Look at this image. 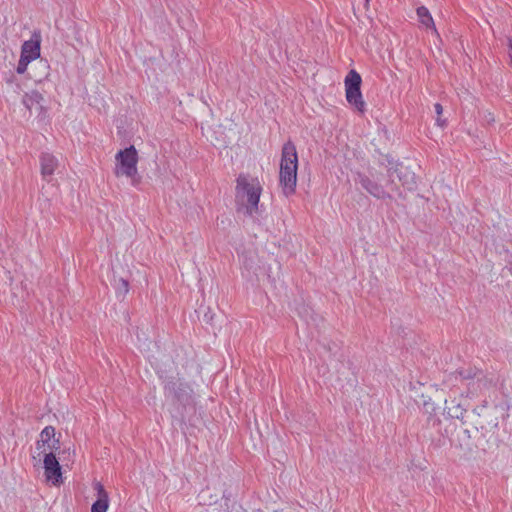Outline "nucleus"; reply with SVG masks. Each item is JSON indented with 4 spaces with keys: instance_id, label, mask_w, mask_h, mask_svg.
Instances as JSON below:
<instances>
[{
    "instance_id": "f03ea898",
    "label": "nucleus",
    "mask_w": 512,
    "mask_h": 512,
    "mask_svg": "<svg viewBox=\"0 0 512 512\" xmlns=\"http://www.w3.org/2000/svg\"><path fill=\"white\" fill-rule=\"evenodd\" d=\"M298 156L295 145L288 141L282 148L279 181L283 194L289 197L295 193L297 184Z\"/></svg>"
},
{
    "instance_id": "6ab92c4d",
    "label": "nucleus",
    "mask_w": 512,
    "mask_h": 512,
    "mask_svg": "<svg viewBox=\"0 0 512 512\" xmlns=\"http://www.w3.org/2000/svg\"><path fill=\"white\" fill-rule=\"evenodd\" d=\"M29 63H31V62H30V61H28V60H26V59H24V58H22V57H20L19 62H18V65H17V69H16V70H17V73H18V74H23V73H25V72H26V70H27V67H28Z\"/></svg>"
},
{
    "instance_id": "0eeeda50",
    "label": "nucleus",
    "mask_w": 512,
    "mask_h": 512,
    "mask_svg": "<svg viewBox=\"0 0 512 512\" xmlns=\"http://www.w3.org/2000/svg\"><path fill=\"white\" fill-rule=\"evenodd\" d=\"M357 182L361 185L363 189H365L368 193H370L372 196L378 199L390 197L382 185L374 182L364 174H358Z\"/></svg>"
},
{
    "instance_id": "6e6552de",
    "label": "nucleus",
    "mask_w": 512,
    "mask_h": 512,
    "mask_svg": "<svg viewBox=\"0 0 512 512\" xmlns=\"http://www.w3.org/2000/svg\"><path fill=\"white\" fill-rule=\"evenodd\" d=\"M20 57L30 62L40 57V37L38 35L34 34L30 40L22 44Z\"/></svg>"
},
{
    "instance_id": "423d86ee",
    "label": "nucleus",
    "mask_w": 512,
    "mask_h": 512,
    "mask_svg": "<svg viewBox=\"0 0 512 512\" xmlns=\"http://www.w3.org/2000/svg\"><path fill=\"white\" fill-rule=\"evenodd\" d=\"M43 465L45 470L46 480L53 485H59L61 482V466L56 458V456L52 453H46L43 459Z\"/></svg>"
},
{
    "instance_id": "39448f33",
    "label": "nucleus",
    "mask_w": 512,
    "mask_h": 512,
    "mask_svg": "<svg viewBox=\"0 0 512 512\" xmlns=\"http://www.w3.org/2000/svg\"><path fill=\"white\" fill-rule=\"evenodd\" d=\"M115 174L117 176H126L131 179L132 185L139 182L137 163L138 153L134 146L120 150L116 154Z\"/></svg>"
},
{
    "instance_id": "4468645a",
    "label": "nucleus",
    "mask_w": 512,
    "mask_h": 512,
    "mask_svg": "<svg viewBox=\"0 0 512 512\" xmlns=\"http://www.w3.org/2000/svg\"><path fill=\"white\" fill-rule=\"evenodd\" d=\"M445 411L451 418L463 419L466 409L463 408L462 404L457 399H451L445 401Z\"/></svg>"
},
{
    "instance_id": "2eb2a0df",
    "label": "nucleus",
    "mask_w": 512,
    "mask_h": 512,
    "mask_svg": "<svg viewBox=\"0 0 512 512\" xmlns=\"http://www.w3.org/2000/svg\"><path fill=\"white\" fill-rule=\"evenodd\" d=\"M241 272L242 276L251 279L255 274L253 257H248L245 254L240 255Z\"/></svg>"
},
{
    "instance_id": "dca6fc26",
    "label": "nucleus",
    "mask_w": 512,
    "mask_h": 512,
    "mask_svg": "<svg viewBox=\"0 0 512 512\" xmlns=\"http://www.w3.org/2000/svg\"><path fill=\"white\" fill-rule=\"evenodd\" d=\"M417 16L422 25H424L426 28H431L436 32L433 18L425 6H420L417 8Z\"/></svg>"
},
{
    "instance_id": "9b49d317",
    "label": "nucleus",
    "mask_w": 512,
    "mask_h": 512,
    "mask_svg": "<svg viewBox=\"0 0 512 512\" xmlns=\"http://www.w3.org/2000/svg\"><path fill=\"white\" fill-rule=\"evenodd\" d=\"M41 173L44 178L51 176L56 167L57 159L50 153H43L40 158Z\"/></svg>"
},
{
    "instance_id": "20e7f679",
    "label": "nucleus",
    "mask_w": 512,
    "mask_h": 512,
    "mask_svg": "<svg viewBox=\"0 0 512 512\" xmlns=\"http://www.w3.org/2000/svg\"><path fill=\"white\" fill-rule=\"evenodd\" d=\"M455 379H460L467 387V396L473 397L493 385V381L488 375L476 367H467L457 370L454 374Z\"/></svg>"
},
{
    "instance_id": "4be33fe9",
    "label": "nucleus",
    "mask_w": 512,
    "mask_h": 512,
    "mask_svg": "<svg viewBox=\"0 0 512 512\" xmlns=\"http://www.w3.org/2000/svg\"><path fill=\"white\" fill-rule=\"evenodd\" d=\"M121 283H122V286H123L125 292H127L128 291V283L125 280H121Z\"/></svg>"
},
{
    "instance_id": "5701e85b",
    "label": "nucleus",
    "mask_w": 512,
    "mask_h": 512,
    "mask_svg": "<svg viewBox=\"0 0 512 512\" xmlns=\"http://www.w3.org/2000/svg\"><path fill=\"white\" fill-rule=\"evenodd\" d=\"M497 425H498V423L495 421L494 423H492V424L490 425V428H491V429H492V428H495V427H497Z\"/></svg>"
},
{
    "instance_id": "ddd939ff",
    "label": "nucleus",
    "mask_w": 512,
    "mask_h": 512,
    "mask_svg": "<svg viewBox=\"0 0 512 512\" xmlns=\"http://www.w3.org/2000/svg\"><path fill=\"white\" fill-rule=\"evenodd\" d=\"M347 102L354 106L359 112L365 111V102L362 97L361 89H345Z\"/></svg>"
},
{
    "instance_id": "412c9836",
    "label": "nucleus",
    "mask_w": 512,
    "mask_h": 512,
    "mask_svg": "<svg viewBox=\"0 0 512 512\" xmlns=\"http://www.w3.org/2000/svg\"><path fill=\"white\" fill-rule=\"evenodd\" d=\"M508 45H509V48H510V53H509L510 63L512 65V38H508Z\"/></svg>"
},
{
    "instance_id": "f8f14e48",
    "label": "nucleus",
    "mask_w": 512,
    "mask_h": 512,
    "mask_svg": "<svg viewBox=\"0 0 512 512\" xmlns=\"http://www.w3.org/2000/svg\"><path fill=\"white\" fill-rule=\"evenodd\" d=\"M43 100L42 95L38 91H30L23 96L22 102L24 106L29 110H40L42 108L41 102Z\"/></svg>"
},
{
    "instance_id": "aec40b11",
    "label": "nucleus",
    "mask_w": 512,
    "mask_h": 512,
    "mask_svg": "<svg viewBox=\"0 0 512 512\" xmlns=\"http://www.w3.org/2000/svg\"><path fill=\"white\" fill-rule=\"evenodd\" d=\"M434 108H435V112H436V114H437V116H438V117H437V119H436L437 124H438L439 126H444V124H445V120H442V119L440 118V115L443 113V107H442V105H441L440 103H436V104L434 105Z\"/></svg>"
},
{
    "instance_id": "393cba45",
    "label": "nucleus",
    "mask_w": 512,
    "mask_h": 512,
    "mask_svg": "<svg viewBox=\"0 0 512 512\" xmlns=\"http://www.w3.org/2000/svg\"><path fill=\"white\" fill-rule=\"evenodd\" d=\"M393 183H394V180L392 179V180H391V185H392L391 190H394Z\"/></svg>"
},
{
    "instance_id": "f3484780",
    "label": "nucleus",
    "mask_w": 512,
    "mask_h": 512,
    "mask_svg": "<svg viewBox=\"0 0 512 512\" xmlns=\"http://www.w3.org/2000/svg\"><path fill=\"white\" fill-rule=\"evenodd\" d=\"M361 83V76L355 70H350L344 80L345 89H361Z\"/></svg>"
},
{
    "instance_id": "f257e3e1",
    "label": "nucleus",
    "mask_w": 512,
    "mask_h": 512,
    "mask_svg": "<svg viewBox=\"0 0 512 512\" xmlns=\"http://www.w3.org/2000/svg\"><path fill=\"white\" fill-rule=\"evenodd\" d=\"M485 411V406L475 409L469 425L467 421H462L457 433L458 446L461 449L469 452L474 449H486L485 444L487 442L486 436L488 429L482 417Z\"/></svg>"
},
{
    "instance_id": "9d476101",
    "label": "nucleus",
    "mask_w": 512,
    "mask_h": 512,
    "mask_svg": "<svg viewBox=\"0 0 512 512\" xmlns=\"http://www.w3.org/2000/svg\"><path fill=\"white\" fill-rule=\"evenodd\" d=\"M393 173H396L398 180L408 190H413L416 185L415 173L412 172L408 167L403 165H397ZM389 177H392V172L389 170Z\"/></svg>"
},
{
    "instance_id": "1a4fd4ad",
    "label": "nucleus",
    "mask_w": 512,
    "mask_h": 512,
    "mask_svg": "<svg viewBox=\"0 0 512 512\" xmlns=\"http://www.w3.org/2000/svg\"><path fill=\"white\" fill-rule=\"evenodd\" d=\"M93 488L97 493V500L92 504L91 512H107L109 508V495L107 491L98 481L93 483Z\"/></svg>"
},
{
    "instance_id": "7ed1b4c3",
    "label": "nucleus",
    "mask_w": 512,
    "mask_h": 512,
    "mask_svg": "<svg viewBox=\"0 0 512 512\" xmlns=\"http://www.w3.org/2000/svg\"><path fill=\"white\" fill-rule=\"evenodd\" d=\"M235 201L237 211L252 216L256 210V184L255 178L240 174L237 178Z\"/></svg>"
},
{
    "instance_id": "b1692460",
    "label": "nucleus",
    "mask_w": 512,
    "mask_h": 512,
    "mask_svg": "<svg viewBox=\"0 0 512 512\" xmlns=\"http://www.w3.org/2000/svg\"><path fill=\"white\" fill-rule=\"evenodd\" d=\"M260 193H261V188L258 186V194H257L258 199L260 198Z\"/></svg>"
},
{
    "instance_id": "a211bd4d",
    "label": "nucleus",
    "mask_w": 512,
    "mask_h": 512,
    "mask_svg": "<svg viewBox=\"0 0 512 512\" xmlns=\"http://www.w3.org/2000/svg\"><path fill=\"white\" fill-rule=\"evenodd\" d=\"M54 435H55V429L52 426L45 427L41 431V434H40L42 444H40V442H38L37 448L40 449L41 447H43L45 445V442L49 441L52 437H54Z\"/></svg>"
}]
</instances>
